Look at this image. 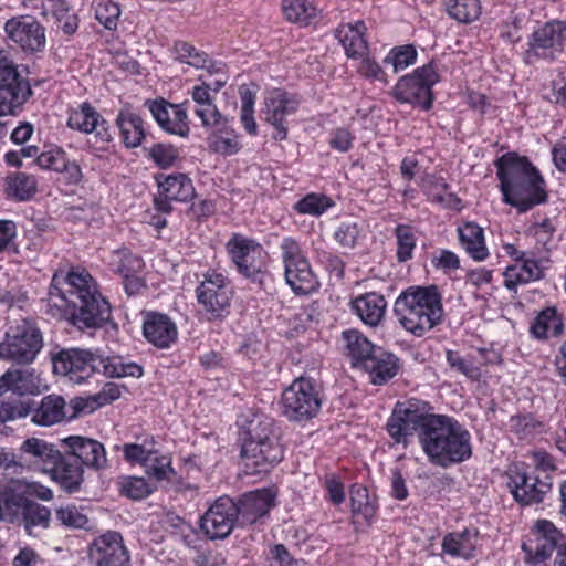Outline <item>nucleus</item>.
Here are the masks:
<instances>
[{
  "instance_id": "obj_1",
  "label": "nucleus",
  "mask_w": 566,
  "mask_h": 566,
  "mask_svg": "<svg viewBox=\"0 0 566 566\" xmlns=\"http://www.w3.org/2000/svg\"><path fill=\"white\" fill-rule=\"evenodd\" d=\"M46 313L64 319L81 332L104 327L112 318L108 301L84 269L59 270L51 280Z\"/></svg>"
},
{
  "instance_id": "obj_2",
  "label": "nucleus",
  "mask_w": 566,
  "mask_h": 566,
  "mask_svg": "<svg viewBox=\"0 0 566 566\" xmlns=\"http://www.w3.org/2000/svg\"><path fill=\"white\" fill-rule=\"evenodd\" d=\"M503 202L525 213L548 199L546 181L525 156L506 153L495 161Z\"/></svg>"
},
{
  "instance_id": "obj_3",
  "label": "nucleus",
  "mask_w": 566,
  "mask_h": 566,
  "mask_svg": "<svg viewBox=\"0 0 566 566\" xmlns=\"http://www.w3.org/2000/svg\"><path fill=\"white\" fill-rule=\"evenodd\" d=\"M54 374L81 384L95 374L107 378H140L144 368L134 361H125L122 356H106L99 349L65 348L52 356Z\"/></svg>"
},
{
  "instance_id": "obj_4",
  "label": "nucleus",
  "mask_w": 566,
  "mask_h": 566,
  "mask_svg": "<svg viewBox=\"0 0 566 566\" xmlns=\"http://www.w3.org/2000/svg\"><path fill=\"white\" fill-rule=\"evenodd\" d=\"M419 443L430 463L444 469L472 457L470 432L450 416L430 418L419 432Z\"/></svg>"
},
{
  "instance_id": "obj_5",
  "label": "nucleus",
  "mask_w": 566,
  "mask_h": 566,
  "mask_svg": "<svg viewBox=\"0 0 566 566\" xmlns=\"http://www.w3.org/2000/svg\"><path fill=\"white\" fill-rule=\"evenodd\" d=\"M394 312L407 332L416 337H422L442 321V295L433 284L409 286L396 298Z\"/></svg>"
},
{
  "instance_id": "obj_6",
  "label": "nucleus",
  "mask_w": 566,
  "mask_h": 566,
  "mask_svg": "<svg viewBox=\"0 0 566 566\" xmlns=\"http://www.w3.org/2000/svg\"><path fill=\"white\" fill-rule=\"evenodd\" d=\"M271 421L252 420L241 448L244 465L251 474L268 472L283 459V450L272 432Z\"/></svg>"
},
{
  "instance_id": "obj_7",
  "label": "nucleus",
  "mask_w": 566,
  "mask_h": 566,
  "mask_svg": "<svg viewBox=\"0 0 566 566\" xmlns=\"http://www.w3.org/2000/svg\"><path fill=\"white\" fill-rule=\"evenodd\" d=\"M286 284L297 295L315 292L319 283L312 271L305 249L293 237H284L279 245Z\"/></svg>"
},
{
  "instance_id": "obj_8",
  "label": "nucleus",
  "mask_w": 566,
  "mask_h": 566,
  "mask_svg": "<svg viewBox=\"0 0 566 566\" xmlns=\"http://www.w3.org/2000/svg\"><path fill=\"white\" fill-rule=\"evenodd\" d=\"M323 394L316 381L310 377H298L284 389L281 409L284 417L293 422H306L321 411Z\"/></svg>"
},
{
  "instance_id": "obj_9",
  "label": "nucleus",
  "mask_w": 566,
  "mask_h": 566,
  "mask_svg": "<svg viewBox=\"0 0 566 566\" xmlns=\"http://www.w3.org/2000/svg\"><path fill=\"white\" fill-rule=\"evenodd\" d=\"M44 345L40 328L32 322L23 321L10 327L0 343V359L15 365L32 364Z\"/></svg>"
},
{
  "instance_id": "obj_10",
  "label": "nucleus",
  "mask_w": 566,
  "mask_h": 566,
  "mask_svg": "<svg viewBox=\"0 0 566 566\" xmlns=\"http://www.w3.org/2000/svg\"><path fill=\"white\" fill-rule=\"evenodd\" d=\"M196 287V298L200 312L209 322L223 321L231 312L232 291L229 279L216 270L202 274Z\"/></svg>"
},
{
  "instance_id": "obj_11",
  "label": "nucleus",
  "mask_w": 566,
  "mask_h": 566,
  "mask_svg": "<svg viewBox=\"0 0 566 566\" xmlns=\"http://www.w3.org/2000/svg\"><path fill=\"white\" fill-rule=\"evenodd\" d=\"M565 42L566 21H547L527 38V49L523 53V60L528 65L538 61L553 63L564 52Z\"/></svg>"
},
{
  "instance_id": "obj_12",
  "label": "nucleus",
  "mask_w": 566,
  "mask_h": 566,
  "mask_svg": "<svg viewBox=\"0 0 566 566\" xmlns=\"http://www.w3.org/2000/svg\"><path fill=\"white\" fill-rule=\"evenodd\" d=\"M440 81L436 63L430 62L405 75L395 85L392 95L400 103H408L428 111L432 106V87Z\"/></svg>"
},
{
  "instance_id": "obj_13",
  "label": "nucleus",
  "mask_w": 566,
  "mask_h": 566,
  "mask_svg": "<svg viewBox=\"0 0 566 566\" xmlns=\"http://www.w3.org/2000/svg\"><path fill=\"white\" fill-rule=\"evenodd\" d=\"M32 95L29 80L0 50V116L15 115Z\"/></svg>"
},
{
  "instance_id": "obj_14",
  "label": "nucleus",
  "mask_w": 566,
  "mask_h": 566,
  "mask_svg": "<svg viewBox=\"0 0 566 566\" xmlns=\"http://www.w3.org/2000/svg\"><path fill=\"white\" fill-rule=\"evenodd\" d=\"M238 272L253 283L263 285L266 271L263 269V247L254 239L233 233L226 244Z\"/></svg>"
},
{
  "instance_id": "obj_15",
  "label": "nucleus",
  "mask_w": 566,
  "mask_h": 566,
  "mask_svg": "<svg viewBox=\"0 0 566 566\" xmlns=\"http://www.w3.org/2000/svg\"><path fill=\"white\" fill-rule=\"evenodd\" d=\"M564 545L563 533L548 520H538L532 527L527 541L522 545L525 562L538 565L551 558L554 551Z\"/></svg>"
},
{
  "instance_id": "obj_16",
  "label": "nucleus",
  "mask_w": 566,
  "mask_h": 566,
  "mask_svg": "<svg viewBox=\"0 0 566 566\" xmlns=\"http://www.w3.org/2000/svg\"><path fill=\"white\" fill-rule=\"evenodd\" d=\"M91 566H130V554L122 534L106 531L94 537L87 547Z\"/></svg>"
},
{
  "instance_id": "obj_17",
  "label": "nucleus",
  "mask_w": 566,
  "mask_h": 566,
  "mask_svg": "<svg viewBox=\"0 0 566 566\" xmlns=\"http://www.w3.org/2000/svg\"><path fill=\"white\" fill-rule=\"evenodd\" d=\"M235 526L239 527L238 511L229 496L217 499L200 518V528L210 539L227 538Z\"/></svg>"
},
{
  "instance_id": "obj_18",
  "label": "nucleus",
  "mask_w": 566,
  "mask_h": 566,
  "mask_svg": "<svg viewBox=\"0 0 566 566\" xmlns=\"http://www.w3.org/2000/svg\"><path fill=\"white\" fill-rule=\"evenodd\" d=\"M4 32L25 53L42 52L45 48V28L32 15L22 14L7 20Z\"/></svg>"
},
{
  "instance_id": "obj_19",
  "label": "nucleus",
  "mask_w": 566,
  "mask_h": 566,
  "mask_svg": "<svg viewBox=\"0 0 566 566\" xmlns=\"http://www.w3.org/2000/svg\"><path fill=\"white\" fill-rule=\"evenodd\" d=\"M552 476L516 469L509 475L507 486L521 505L538 504L552 490Z\"/></svg>"
},
{
  "instance_id": "obj_20",
  "label": "nucleus",
  "mask_w": 566,
  "mask_h": 566,
  "mask_svg": "<svg viewBox=\"0 0 566 566\" xmlns=\"http://www.w3.org/2000/svg\"><path fill=\"white\" fill-rule=\"evenodd\" d=\"M239 527L264 523L270 511L276 505V492L272 488L255 489L234 500Z\"/></svg>"
},
{
  "instance_id": "obj_21",
  "label": "nucleus",
  "mask_w": 566,
  "mask_h": 566,
  "mask_svg": "<svg viewBox=\"0 0 566 566\" xmlns=\"http://www.w3.org/2000/svg\"><path fill=\"white\" fill-rule=\"evenodd\" d=\"M300 105L295 95L281 88H274L264 98L262 113L264 120L275 129L273 139L285 140L287 138L289 125L286 116L294 114Z\"/></svg>"
},
{
  "instance_id": "obj_22",
  "label": "nucleus",
  "mask_w": 566,
  "mask_h": 566,
  "mask_svg": "<svg viewBox=\"0 0 566 566\" xmlns=\"http://www.w3.org/2000/svg\"><path fill=\"white\" fill-rule=\"evenodd\" d=\"M158 195L154 198V206L161 213L172 211L171 202H188L196 196L192 180L181 172L160 174L156 176Z\"/></svg>"
},
{
  "instance_id": "obj_23",
  "label": "nucleus",
  "mask_w": 566,
  "mask_h": 566,
  "mask_svg": "<svg viewBox=\"0 0 566 566\" xmlns=\"http://www.w3.org/2000/svg\"><path fill=\"white\" fill-rule=\"evenodd\" d=\"M188 104V101L172 104L164 98L147 99L144 103L163 130L180 137H188L190 133Z\"/></svg>"
},
{
  "instance_id": "obj_24",
  "label": "nucleus",
  "mask_w": 566,
  "mask_h": 566,
  "mask_svg": "<svg viewBox=\"0 0 566 566\" xmlns=\"http://www.w3.org/2000/svg\"><path fill=\"white\" fill-rule=\"evenodd\" d=\"M48 389V385L35 368H9L0 376V396L7 392L19 397L38 396Z\"/></svg>"
},
{
  "instance_id": "obj_25",
  "label": "nucleus",
  "mask_w": 566,
  "mask_h": 566,
  "mask_svg": "<svg viewBox=\"0 0 566 566\" xmlns=\"http://www.w3.org/2000/svg\"><path fill=\"white\" fill-rule=\"evenodd\" d=\"M67 126L84 134L95 133L96 137L103 143L113 140L109 124L88 102H83L78 107L70 111Z\"/></svg>"
},
{
  "instance_id": "obj_26",
  "label": "nucleus",
  "mask_w": 566,
  "mask_h": 566,
  "mask_svg": "<svg viewBox=\"0 0 566 566\" xmlns=\"http://www.w3.org/2000/svg\"><path fill=\"white\" fill-rule=\"evenodd\" d=\"M61 443L67 448V453L74 457V460L81 461L80 464L96 470L106 467V451L99 441L82 436H70L62 439Z\"/></svg>"
},
{
  "instance_id": "obj_27",
  "label": "nucleus",
  "mask_w": 566,
  "mask_h": 566,
  "mask_svg": "<svg viewBox=\"0 0 566 566\" xmlns=\"http://www.w3.org/2000/svg\"><path fill=\"white\" fill-rule=\"evenodd\" d=\"M61 454V451L54 444L35 437L24 440L19 449V460L21 463L39 467L46 473L59 461Z\"/></svg>"
},
{
  "instance_id": "obj_28",
  "label": "nucleus",
  "mask_w": 566,
  "mask_h": 566,
  "mask_svg": "<svg viewBox=\"0 0 566 566\" xmlns=\"http://www.w3.org/2000/svg\"><path fill=\"white\" fill-rule=\"evenodd\" d=\"M145 338L157 348H169L178 338L175 322L166 314L149 313L143 324Z\"/></svg>"
},
{
  "instance_id": "obj_29",
  "label": "nucleus",
  "mask_w": 566,
  "mask_h": 566,
  "mask_svg": "<svg viewBox=\"0 0 566 566\" xmlns=\"http://www.w3.org/2000/svg\"><path fill=\"white\" fill-rule=\"evenodd\" d=\"M27 500L23 481L12 480L0 484V522L18 523Z\"/></svg>"
},
{
  "instance_id": "obj_30",
  "label": "nucleus",
  "mask_w": 566,
  "mask_h": 566,
  "mask_svg": "<svg viewBox=\"0 0 566 566\" xmlns=\"http://www.w3.org/2000/svg\"><path fill=\"white\" fill-rule=\"evenodd\" d=\"M67 419L66 401L56 394L44 396L38 405L33 401L31 422L39 427H52Z\"/></svg>"
},
{
  "instance_id": "obj_31",
  "label": "nucleus",
  "mask_w": 566,
  "mask_h": 566,
  "mask_svg": "<svg viewBox=\"0 0 566 566\" xmlns=\"http://www.w3.org/2000/svg\"><path fill=\"white\" fill-rule=\"evenodd\" d=\"M115 122L125 147L136 148L143 144L147 134L145 122L129 105L119 109Z\"/></svg>"
},
{
  "instance_id": "obj_32",
  "label": "nucleus",
  "mask_w": 566,
  "mask_h": 566,
  "mask_svg": "<svg viewBox=\"0 0 566 566\" xmlns=\"http://www.w3.org/2000/svg\"><path fill=\"white\" fill-rule=\"evenodd\" d=\"M360 368L368 373L371 384L384 385L397 375L399 359L378 347L369 358L365 359Z\"/></svg>"
},
{
  "instance_id": "obj_33",
  "label": "nucleus",
  "mask_w": 566,
  "mask_h": 566,
  "mask_svg": "<svg viewBox=\"0 0 566 566\" xmlns=\"http://www.w3.org/2000/svg\"><path fill=\"white\" fill-rule=\"evenodd\" d=\"M565 331L563 313L556 306H547L537 313L530 326V334L538 340L559 338Z\"/></svg>"
},
{
  "instance_id": "obj_34",
  "label": "nucleus",
  "mask_w": 566,
  "mask_h": 566,
  "mask_svg": "<svg viewBox=\"0 0 566 566\" xmlns=\"http://www.w3.org/2000/svg\"><path fill=\"white\" fill-rule=\"evenodd\" d=\"M48 473L59 486L67 493L77 492L83 483V467L70 457L60 455L59 461L53 464Z\"/></svg>"
},
{
  "instance_id": "obj_35",
  "label": "nucleus",
  "mask_w": 566,
  "mask_h": 566,
  "mask_svg": "<svg viewBox=\"0 0 566 566\" xmlns=\"http://www.w3.org/2000/svg\"><path fill=\"white\" fill-rule=\"evenodd\" d=\"M350 308L364 324L376 327L384 319L387 301L384 295L369 292L355 297L350 302Z\"/></svg>"
},
{
  "instance_id": "obj_36",
  "label": "nucleus",
  "mask_w": 566,
  "mask_h": 566,
  "mask_svg": "<svg viewBox=\"0 0 566 566\" xmlns=\"http://www.w3.org/2000/svg\"><path fill=\"white\" fill-rule=\"evenodd\" d=\"M366 25L359 20L354 24L347 23L339 25L335 31V36L342 43L348 59H359L368 54V43L365 39Z\"/></svg>"
},
{
  "instance_id": "obj_37",
  "label": "nucleus",
  "mask_w": 566,
  "mask_h": 566,
  "mask_svg": "<svg viewBox=\"0 0 566 566\" xmlns=\"http://www.w3.org/2000/svg\"><path fill=\"white\" fill-rule=\"evenodd\" d=\"M503 276L504 286L509 291L516 292L518 285H525L542 280L544 277V270L538 260L525 258L506 266Z\"/></svg>"
},
{
  "instance_id": "obj_38",
  "label": "nucleus",
  "mask_w": 566,
  "mask_h": 566,
  "mask_svg": "<svg viewBox=\"0 0 566 566\" xmlns=\"http://www.w3.org/2000/svg\"><path fill=\"white\" fill-rule=\"evenodd\" d=\"M478 535L476 528L448 533L442 538V553L453 558L471 559L476 549Z\"/></svg>"
},
{
  "instance_id": "obj_39",
  "label": "nucleus",
  "mask_w": 566,
  "mask_h": 566,
  "mask_svg": "<svg viewBox=\"0 0 566 566\" xmlns=\"http://www.w3.org/2000/svg\"><path fill=\"white\" fill-rule=\"evenodd\" d=\"M344 354L350 358L353 367L360 368L378 348L359 331L347 329L342 333Z\"/></svg>"
},
{
  "instance_id": "obj_40",
  "label": "nucleus",
  "mask_w": 566,
  "mask_h": 566,
  "mask_svg": "<svg viewBox=\"0 0 566 566\" xmlns=\"http://www.w3.org/2000/svg\"><path fill=\"white\" fill-rule=\"evenodd\" d=\"M458 233L461 247L474 261L481 262L489 256L483 228L475 222H465L458 228Z\"/></svg>"
},
{
  "instance_id": "obj_41",
  "label": "nucleus",
  "mask_w": 566,
  "mask_h": 566,
  "mask_svg": "<svg viewBox=\"0 0 566 566\" xmlns=\"http://www.w3.org/2000/svg\"><path fill=\"white\" fill-rule=\"evenodd\" d=\"M51 523V511L32 500H27L19 516L17 525L23 526L29 536H36L39 532L48 530Z\"/></svg>"
},
{
  "instance_id": "obj_42",
  "label": "nucleus",
  "mask_w": 566,
  "mask_h": 566,
  "mask_svg": "<svg viewBox=\"0 0 566 566\" xmlns=\"http://www.w3.org/2000/svg\"><path fill=\"white\" fill-rule=\"evenodd\" d=\"M386 430L395 443L407 447L413 432H420V423L409 417L407 411L395 406L387 420Z\"/></svg>"
},
{
  "instance_id": "obj_43",
  "label": "nucleus",
  "mask_w": 566,
  "mask_h": 566,
  "mask_svg": "<svg viewBox=\"0 0 566 566\" xmlns=\"http://www.w3.org/2000/svg\"><path fill=\"white\" fill-rule=\"evenodd\" d=\"M175 59L196 69H206L210 74L221 71L220 64L209 59L208 54L186 41H176L174 44Z\"/></svg>"
},
{
  "instance_id": "obj_44",
  "label": "nucleus",
  "mask_w": 566,
  "mask_h": 566,
  "mask_svg": "<svg viewBox=\"0 0 566 566\" xmlns=\"http://www.w3.org/2000/svg\"><path fill=\"white\" fill-rule=\"evenodd\" d=\"M211 129L213 130L207 139L210 150L223 156L234 155L240 150L238 134L228 125V119Z\"/></svg>"
},
{
  "instance_id": "obj_45",
  "label": "nucleus",
  "mask_w": 566,
  "mask_h": 566,
  "mask_svg": "<svg viewBox=\"0 0 566 566\" xmlns=\"http://www.w3.org/2000/svg\"><path fill=\"white\" fill-rule=\"evenodd\" d=\"M421 189L428 199L443 208H457L460 199L449 191V185L442 177L428 175L423 178Z\"/></svg>"
},
{
  "instance_id": "obj_46",
  "label": "nucleus",
  "mask_w": 566,
  "mask_h": 566,
  "mask_svg": "<svg viewBox=\"0 0 566 566\" xmlns=\"http://www.w3.org/2000/svg\"><path fill=\"white\" fill-rule=\"evenodd\" d=\"M282 11L287 21L310 25L319 15V10L310 0H283Z\"/></svg>"
},
{
  "instance_id": "obj_47",
  "label": "nucleus",
  "mask_w": 566,
  "mask_h": 566,
  "mask_svg": "<svg viewBox=\"0 0 566 566\" xmlns=\"http://www.w3.org/2000/svg\"><path fill=\"white\" fill-rule=\"evenodd\" d=\"M38 189L36 178L25 172H13L6 178L7 196L18 200L25 201L33 197Z\"/></svg>"
},
{
  "instance_id": "obj_48",
  "label": "nucleus",
  "mask_w": 566,
  "mask_h": 566,
  "mask_svg": "<svg viewBox=\"0 0 566 566\" xmlns=\"http://www.w3.org/2000/svg\"><path fill=\"white\" fill-rule=\"evenodd\" d=\"M350 507L354 515H360L366 522H370L378 510L376 500L369 494L366 486L354 484L349 491Z\"/></svg>"
},
{
  "instance_id": "obj_49",
  "label": "nucleus",
  "mask_w": 566,
  "mask_h": 566,
  "mask_svg": "<svg viewBox=\"0 0 566 566\" xmlns=\"http://www.w3.org/2000/svg\"><path fill=\"white\" fill-rule=\"evenodd\" d=\"M334 205L331 197L324 193L310 192L293 205V210L298 214L319 217Z\"/></svg>"
},
{
  "instance_id": "obj_50",
  "label": "nucleus",
  "mask_w": 566,
  "mask_h": 566,
  "mask_svg": "<svg viewBox=\"0 0 566 566\" xmlns=\"http://www.w3.org/2000/svg\"><path fill=\"white\" fill-rule=\"evenodd\" d=\"M156 444L154 436L144 434L137 442L123 446L124 458L130 463H139L144 467L148 458L154 454Z\"/></svg>"
},
{
  "instance_id": "obj_51",
  "label": "nucleus",
  "mask_w": 566,
  "mask_h": 566,
  "mask_svg": "<svg viewBox=\"0 0 566 566\" xmlns=\"http://www.w3.org/2000/svg\"><path fill=\"white\" fill-rule=\"evenodd\" d=\"M448 14L461 22L470 23L481 14L480 0H444Z\"/></svg>"
},
{
  "instance_id": "obj_52",
  "label": "nucleus",
  "mask_w": 566,
  "mask_h": 566,
  "mask_svg": "<svg viewBox=\"0 0 566 566\" xmlns=\"http://www.w3.org/2000/svg\"><path fill=\"white\" fill-rule=\"evenodd\" d=\"M255 99L256 96L254 92L245 87L240 88V122L245 132L251 136H255L258 134V124L254 118Z\"/></svg>"
},
{
  "instance_id": "obj_53",
  "label": "nucleus",
  "mask_w": 566,
  "mask_h": 566,
  "mask_svg": "<svg viewBox=\"0 0 566 566\" xmlns=\"http://www.w3.org/2000/svg\"><path fill=\"white\" fill-rule=\"evenodd\" d=\"M397 238V259L399 262H407L412 259L416 248V232L409 224H398L395 229Z\"/></svg>"
},
{
  "instance_id": "obj_54",
  "label": "nucleus",
  "mask_w": 566,
  "mask_h": 566,
  "mask_svg": "<svg viewBox=\"0 0 566 566\" xmlns=\"http://www.w3.org/2000/svg\"><path fill=\"white\" fill-rule=\"evenodd\" d=\"M144 468L145 472L157 481L169 480L175 474L171 458L167 454H160L156 448L154 454L145 462Z\"/></svg>"
},
{
  "instance_id": "obj_55",
  "label": "nucleus",
  "mask_w": 566,
  "mask_h": 566,
  "mask_svg": "<svg viewBox=\"0 0 566 566\" xmlns=\"http://www.w3.org/2000/svg\"><path fill=\"white\" fill-rule=\"evenodd\" d=\"M112 266L114 271L123 277L132 273H139L144 266V262L139 256L123 249L113 253Z\"/></svg>"
},
{
  "instance_id": "obj_56",
  "label": "nucleus",
  "mask_w": 566,
  "mask_h": 566,
  "mask_svg": "<svg viewBox=\"0 0 566 566\" xmlns=\"http://www.w3.org/2000/svg\"><path fill=\"white\" fill-rule=\"evenodd\" d=\"M417 50L413 45H401L394 48L384 59L385 64H391L394 72L398 73L416 63Z\"/></svg>"
},
{
  "instance_id": "obj_57",
  "label": "nucleus",
  "mask_w": 566,
  "mask_h": 566,
  "mask_svg": "<svg viewBox=\"0 0 566 566\" xmlns=\"http://www.w3.org/2000/svg\"><path fill=\"white\" fill-rule=\"evenodd\" d=\"M396 407L407 411L408 416L420 423V431L426 428V423L430 418H440L441 415L430 413V405L427 401L410 398L403 402H397Z\"/></svg>"
},
{
  "instance_id": "obj_58",
  "label": "nucleus",
  "mask_w": 566,
  "mask_h": 566,
  "mask_svg": "<svg viewBox=\"0 0 566 566\" xmlns=\"http://www.w3.org/2000/svg\"><path fill=\"white\" fill-rule=\"evenodd\" d=\"M32 400L0 401V421L4 423L28 416L32 417Z\"/></svg>"
},
{
  "instance_id": "obj_59",
  "label": "nucleus",
  "mask_w": 566,
  "mask_h": 566,
  "mask_svg": "<svg viewBox=\"0 0 566 566\" xmlns=\"http://www.w3.org/2000/svg\"><path fill=\"white\" fill-rule=\"evenodd\" d=\"M96 20L107 30H115L120 15L119 6L111 0H98L94 4Z\"/></svg>"
},
{
  "instance_id": "obj_60",
  "label": "nucleus",
  "mask_w": 566,
  "mask_h": 566,
  "mask_svg": "<svg viewBox=\"0 0 566 566\" xmlns=\"http://www.w3.org/2000/svg\"><path fill=\"white\" fill-rule=\"evenodd\" d=\"M153 491V486L144 478L138 476L125 478L120 486V492L133 500L145 499Z\"/></svg>"
},
{
  "instance_id": "obj_61",
  "label": "nucleus",
  "mask_w": 566,
  "mask_h": 566,
  "mask_svg": "<svg viewBox=\"0 0 566 566\" xmlns=\"http://www.w3.org/2000/svg\"><path fill=\"white\" fill-rule=\"evenodd\" d=\"M56 518L61 524L72 528H85L88 525L87 516L75 505L56 510Z\"/></svg>"
},
{
  "instance_id": "obj_62",
  "label": "nucleus",
  "mask_w": 566,
  "mask_h": 566,
  "mask_svg": "<svg viewBox=\"0 0 566 566\" xmlns=\"http://www.w3.org/2000/svg\"><path fill=\"white\" fill-rule=\"evenodd\" d=\"M149 156L158 167L166 169L175 164L179 153L172 145L155 144L149 149Z\"/></svg>"
},
{
  "instance_id": "obj_63",
  "label": "nucleus",
  "mask_w": 566,
  "mask_h": 566,
  "mask_svg": "<svg viewBox=\"0 0 566 566\" xmlns=\"http://www.w3.org/2000/svg\"><path fill=\"white\" fill-rule=\"evenodd\" d=\"M446 358L452 369L465 377L474 379L480 376V370L474 366L473 361L461 356L458 352L447 350Z\"/></svg>"
},
{
  "instance_id": "obj_64",
  "label": "nucleus",
  "mask_w": 566,
  "mask_h": 566,
  "mask_svg": "<svg viewBox=\"0 0 566 566\" xmlns=\"http://www.w3.org/2000/svg\"><path fill=\"white\" fill-rule=\"evenodd\" d=\"M193 113L201 120V125L206 129H211L227 119L218 109L216 101L210 102L205 106L193 107Z\"/></svg>"
}]
</instances>
